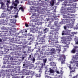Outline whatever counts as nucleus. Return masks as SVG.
<instances>
[{"label": "nucleus", "instance_id": "dca6fc26", "mask_svg": "<svg viewBox=\"0 0 78 78\" xmlns=\"http://www.w3.org/2000/svg\"><path fill=\"white\" fill-rule=\"evenodd\" d=\"M49 72L50 73H55V70L50 68H49Z\"/></svg>", "mask_w": 78, "mask_h": 78}, {"label": "nucleus", "instance_id": "20e7f679", "mask_svg": "<svg viewBox=\"0 0 78 78\" xmlns=\"http://www.w3.org/2000/svg\"><path fill=\"white\" fill-rule=\"evenodd\" d=\"M54 26H56V27L55 28V29L54 30L55 31H58L60 29V26L58 23L57 21H55L54 23Z\"/></svg>", "mask_w": 78, "mask_h": 78}, {"label": "nucleus", "instance_id": "a878e982", "mask_svg": "<svg viewBox=\"0 0 78 78\" xmlns=\"http://www.w3.org/2000/svg\"><path fill=\"white\" fill-rule=\"evenodd\" d=\"M37 30H36V29H34V28H31L30 29V30L31 31H34L35 30V31H37ZM34 32H35V31H34Z\"/></svg>", "mask_w": 78, "mask_h": 78}, {"label": "nucleus", "instance_id": "6e6552de", "mask_svg": "<svg viewBox=\"0 0 78 78\" xmlns=\"http://www.w3.org/2000/svg\"><path fill=\"white\" fill-rule=\"evenodd\" d=\"M28 60H31V61H32L33 63H34L35 61V58H34V57H33V56H31V55H29V57L28 58Z\"/></svg>", "mask_w": 78, "mask_h": 78}, {"label": "nucleus", "instance_id": "c85d7f7f", "mask_svg": "<svg viewBox=\"0 0 78 78\" xmlns=\"http://www.w3.org/2000/svg\"><path fill=\"white\" fill-rule=\"evenodd\" d=\"M23 43L22 42H21V43L22 44H23V45H25V44H27V43H28V41H23Z\"/></svg>", "mask_w": 78, "mask_h": 78}, {"label": "nucleus", "instance_id": "423d86ee", "mask_svg": "<svg viewBox=\"0 0 78 78\" xmlns=\"http://www.w3.org/2000/svg\"><path fill=\"white\" fill-rule=\"evenodd\" d=\"M67 14L68 16H67L66 15H63V18H66V19H71V18H73L72 16H72L73 15L69 13H68Z\"/></svg>", "mask_w": 78, "mask_h": 78}, {"label": "nucleus", "instance_id": "f257e3e1", "mask_svg": "<svg viewBox=\"0 0 78 78\" xmlns=\"http://www.w3.org/2000/svg\"><path fill=\"white\" fill-rule=\"evenodd\" d=\"M73 2H74L73 0H65V3L63 4V5H65V6H67V3H69V4H68V6H71L70 7H69L67 9V10H69L70 11H72V10H73V6H74V5H73Z\"/></svg>", "mask_w": 78, "mask_h": 78}, {"label": "nucleus", "instance_id": "774afa93", "mask_svg": "<svg viewBox=\"0 0 78 78\" xmlns=\"http://www.w3.org/2000/svg\"><path fill=\"white\" fill-rule=\"evenodd\" d=\"M49 23H51V21H49Z\"/></svg>", "mask_w": 78, "mask_h": 78}, {"label": "nucleus", "instance_id": "e433bc0d", "mask_svg": "<svg viewBox=\"0 0 78 78\" xmlns=\"http://www.w3.org/2000/svg\"><path fill=\"white\" fill-rule=\"evenodd\" d=\"M10 8H7V10L8 11H11V9H10Z\"/></svg>", "mask_w": 78, "mask_h": 78}, {"label": "nucleus", "instance_id": "f8f14e48", "mask_svg": "<svg viewBox=\"0 0 78 78\" xmlns=\"http://www.w3.org/2000/svg\"><path fill=\"white\" fill-rule=\"evenodd\" d=\"M55 31L54 30V31L53 30H51L50 31V32H49V33L50 34H52L51 35H50V37H52V36L55 34H55Z\"/></svg>", "mask_w": 78, "mask_h": 78}, {"label": "nucleus", "instance_id": "393cba45", "mask_svg": "<svg viewBox=\"0 0 78 78\" xmlns=\"http://www.w3.org/2000/svg\"><path fill=\"white\" fill-rule=\"evenodd\" d=\"M74 59H76V60H78V55H76L74 57Z\"/></svg>", "mask_w": 78, "mask_h": 78}, {"label": "nucleus", "instance_id": "4c0bfd02", "mask_svg": "<svg viewBox=\"0 0 78 78\" xmlns=\"http://www.w3.org/2000/svg\"><path fill=\"white\" fill-rule=\"evenodd\" d=\"M1 7L3 6L4 5V4L3 3V2H1Z\"/></svg>", "mask_w": 78, "mask_h": 78}, {"label": "nucleus", "instance_id": "4be33fe9", "mask_svg": "<svg viewBox=\"0 0 78 78\" xmlns=\"http://www.w3.org/2000/svg\"><path fill=\"white\" fill-rule=\"evenodd\" d=\"M40 40L39 41V42H44V39H43V38H40Z\"/></svg>", "mask_w": 78, "mask_h": 78}, {"label": "nucleus", "instance_id": "338daca9", "mask_svg": "<svg viewBox=\"0 0 78 78\" xmlns=\"http://www.w3.org/2000/svg\"><path fill=\"white\" fill-rule=\"evenodd\" d=\"M15 78H19V76H17Z\"/></svg>", "mask_w": 78, "mask_h": 78}, {"label": "nucleus", "instance_id": "680f3d73", "mask_svg": "<svg viewBox=\"0 0 78 78\" xmlns=\"http://www.w3.org/2000/svg\"><path fill=\"white\" fill-rule=\"evenodd\" d=\"M75 72V71L72 70V71H71V72Z\"/></svg>", "mask_w": 78, "mask_h": 78}, {"label": "nucleus", "instance_id": "39448f33", "mask_svg": "<svg viewBox=\"0 0 78 78\" xmlns=\"http://www.w3.org/2000/svg\"><path fill=\"white\" fill-rule=\"evenodd\" d=\"M71 39H72L71 37L69 36L67 37V38L65 40L66 41V42H65L66 44H70V41H71Z\"/></svg>", "mask_w": 78, "mask_h": 78}, {"label": "nucleus", "instance_id": "0eeeda50", "mask_svg": "<svg viewBox=\"0 0 78 78\" xmlns=\"http://www.w3.org/2000/svg\"><path fill=\"white\" fill-rule=\"evenodd\" d=\"M62 20L63 24H65V23H70V18H66V19H63Z\"/></svg>", "mask_w": 78, "mask_h": 78}, {"label": "nucleus", "instance_id": "3c124183", "mask_svg": "<svg viewBox=\"0 0 78 78\" xmlns=\"http://www.w3.org/2000/svg\"><path fill=\"white\" fill-rule=\"evenodd\" d=\"M57 50H58V53H59V52H60V51H61V50L59 49H57Z\"/></svg>", "mask_w": 78, "mask_h": 78}, {"label": "nucleus", "instance_id": "b1692460", "mask_svg": "<svg viewBox=\"0 0 78 78\" xmlns=\"http://www.w3.org/2000/svg\"><path fill=\"white\" fill-rule=\"evenodd\" d=\"M54 4H55V2L54 0H52L51 3V5L52 6H53L54 5Z\"/></svg>", "mask_w": 78, "mask_h": 78}, {"label": "nucleus", "instance_id": "c03bdc74", "mask_svg": "<svg viewBox=\"0 0 78 78\" xmlns=\"http://www.w3.org/2000/svg\"><path fill=\"white\" fill-rule=\"evenodd\" d=\"M67 34H70V31H67Z\"/></svg>", "mask_w": 78, "mask_h": 78}, {"label": "nucleus", "instance_id": "1a4fd4ad", "mask_svg": "<svg viewBox=\"0 0 78 78\" xmlns=\"http://www.w3.org/2000/svg\"><path fill=\"white\" fill-rule=\"evenodd\" d=\"M62 58H63L64 60L63 62L62 61V64H64V61H65V59H66V57H65V55H63V57H60L59 58V61H63Z\"/></svg>", "mask_w": 78, "mask_h": 78}, {"label": "nucleus", "instance_id": "864d4df0", "mask_svg": "<svg viewBox=\"0 0 78 78\" xmlns=\"http://www.w3.org/2000/svg\"><path fill=\"white\" fill-rule=\"evenodd\" d=\"M60 73H63V71H62V70H60Z\"/></svg>", "mask_w": 78, "mask_h": 78}, {"label": "nucleus", "instance_id": "7ed1b4c3", "mask_svg": "<svg viewBox=\"0 0 78 78\" xmlns=\"http://www.w3.org/2000/svg\"><path fill=\"white\" fill-rule=\"evenodd\" d=\"M9 30H8L6 31H3L1 33V36H2V38L3 39H8V32Z\"/></svg>", "mask_w": 78, "mask_h": 78}, {"label": "nucleus", "instance_id": "f03ea898", "mask_svg": "<svg viewBox=\"0 0 78 78\" xmlns=\"http://www.w3.org/2000/svg\"><path fill=\"white\" fill-rule=\"evenodd\" d=\"M38 50L36 51V52H37V55L39 59L40 60H42V58H43V57H42V55H43V53H44V52L42 51H41V49L39 48L38 49ZM38 52H39L40 53H37Z\"/></svg>", "mask_w": 78, "mask_h": 78}, {"label": "nucleus", "instance_id": "0e129e2a", "mask_svg": "<svg viewBox=\"0 0 78 78\" xmlns=\"http://www.w3.org/2000/svg\"><path fill=\"white\" fill-rule=\"evenodd\" d=\"M23 53H24V54H25V53H26V51H23Z\"/></svg>", "mask_w": 78, "mask_h": 78}, {"label": "nucleus", "instance_id": "412c9836", "mask_svg": "<svg viewBox=\"0 0 78 78\" xmlns=\"http://www.w3.org/2000/svg\"><path fill=\"white\" fill-rule=\"evenodd\" d=\"M12 5H14L16 7L17 6V4L14 1L12 2Z\"/></svg>", "mask_w": 78, "mask_h": 78}, {"label": "nucleus", "instance_id": "473e14b6", "mask_svg": "<svg viewBox=\"0 0 78 78\" xmlns=\"http://www.w3.org/2000/svg\"><path fill=\"white\" fill-rule=\"evenodd\" d=\"M69 68L70 69V70H72V68L71 67V66H72V65L69 64Z\"/></svg>", "mask_w": 78, "mask_h": 78}, {"label": "nucleus", "instance_id": "a19ab883", "mask_svg": "<svg viewBox=\"0 0 78 78\" xmlns=\"http://www.w3.org/2000/svg\"><path fill=\"white\" fill-rule=\"evenodd\" d=\"M8 68H11V65H8Z\"/></svg>", "mask_w": 78, "mask_h": 78}, {"label": "nucleus", "instance_id": "37998d69", "mask_svg": "<svg viewBox=\"0 0 78 78\" xmlns=\"http://www.w3.org/2000/svg\"><path fill=\"white\" fill-rule=\"evenodd\" d=\"M63 32L62 33V35H64V33H65V31H63Z\"/></svg>", "mask_w": 78, "mask_h": 78}, {"label": "nucleus", "instance_id": "4d7b16f0", "mask_svg": "<svg viewBox=\"0 0 78 78\" xmlns=\"http://www.w3.org/2000/svg\"><path fill=\"white\" fill-rule=\"evenodd\" d=\"M36 16V14L34 13L32 15V16Z\"/></svg>", "mask_w": 78, "mask_h": 78}, {"label": "nucleus", "instance_id": "49530a36", "mask_svg": "<svg viewBox=\"0 0 78 78\" xmlns=\"http://www.w3.org/2000/svg\"><path fill=\"white\" fill-rule=\"evenodd\" d=\"M13 8V6H11L10 7V9H12Z\"/></svg>", "mask_w": 78, "mask_h": 78}, {"label": "nucleus", "instance_id": "9d476101", "mask_svg": "<svg viewBox=\"0 0 78 78\" xmlns=\"http://www.w3.org/2000/svg\"><path fill=\"white\" fill-rule=\"evenodd\" d=\"M51 52H49L48 54H47V55H53L54 53H55V49L54 48H52L51 49Z\"/></svg>", "mask_w": 78, "mask_h": 78}, {"label": "nucleus", "instance_id": "052dcab7", "mask_svg": "<svg viewBox=\"0 0 78 78\" xmlns=\"http://www.w3.org/2000/svg\"><path fill=\"white\" fill-rule=\"evenodd\" d=\"M45 35H43V37H44H44H45Z\"/></svg>", "mask_w": 78, "mask_h": 78}, {"label": "nucleus", "instance_id": "6ab92c4d", "mask_svg": "<svg viewBox=\"0 0 78 78\" xmlns=\"http://www.w3.org/2000/svg\"><path fill=\"white\" fill-rule=\"evenodd\" d=\"M20 9H21V11L22 12H23L24 11V10H23V7L21 6L20 8H19V10L18 11V12H19Z\"/></svg>", "mask_w": 78, "mask_h": 78}, {"label": "nucleus", "instance_id": "e2e57ef3", "mask_svg": "<svg viewBox=\"0 0 78 78\" xmlns=\"http://www.w3.org/2000/svg\"><path fill=\"white\" fill-rule=\"evenodd\" d=\"M34 40H32L31 41H30V42H32V41H33Z\"/></svg>", "mask_w": 78, "mask_h": 78}, {"label": "nucleus", "instance_id": "de8ad7c7", "mask_svg": "<svg viewBox=\"0 0 78 78\" xmlns=\"http://www.w3.org/2000/svg\"><path fill=\"white\" fill-rule=\"evenodd\" d=\"M11 61H12V60H13V58L12 57H11L10 58Z\"/></svg>", "mask_w": 78, "mask_h": 78}, {"label": "nucleus", "instance_id": "8fccbe9b", "mask_svg": "<svg viewBox=\"0 0 78 78\" xmlns=\"http://www.w3.org/2000/svg\"><path fill=\"white\" fill-rule=\"evenodd\" d=\"M32 78V77H31H31L30 76H27V77H26V78Z\"/></svg>", "mask_w": 78, "mask_h": 78}, {"label": "nucleus", "instance_id": "bb28decb", "mask_svg": "<svg viewBox=\"0 0 78 78\" xmlns=\"http://www.w3.org/2000/svg\"><path fill=\"white\" fill-rule=\"evenodd\" d=\"M75 51H76V50L74 49L72 50L71 52L72 53H75Z\"/></svg>", "mask_w": 78, "mask_h": 78}, {"label": "nucleus", "instance_id": "f3484780", "mask_svg": "<svg viewBox=\"0 0 78 78\" xmlns=\"http://www.w3.org/2000/svg\"><path fill=\"white\" fill-rule=\"evenodd\" d=\"M11 41L12 42H16V37H14L13 38H11Z\"/></svg>", "mask_w": 78, "mask_h": 78}, {"label": "nucleus", "instance_id": "aec40b11", "mask_svg": "<svg viewBox=\"0 0 78 78\" xmlns=\"http://www.w3.org/2000/svg\"><path fill=\"white\" fill-rule=\"evenodd\" d=\"M67 28H70V24H67L66 26H64V29L65 30H66L67 29Z\"/></svg>", "mask_w": 78, "mask_h": 78}, {"label": "nucleus", "instance_id": "ddd939ff", "mask_svg": "<svg viewBox=\"0 0 78 78\" xmlns=\"http://www.w3.org/2000/svg\"><path fill=\"white\" fill-rule=\"evenodd\" d=\"M47 58L43 59V62L44 63L42 64V67H43L44 66H45V63L47 62Z\"/></svg>", "mask_w": 78, "mask_h": 78}, {"label": "nucleus", "instance_id": "13d9d810", "mask_svg": "<svg viewBox=\"0 0 78 78\" xmlns=\"http://www.w3.org/2000/svg\"><path fill=\"white\" fill-rule=\"evenodd\" d=\"M7 2L8 3H10V1H7Z\"/></svg>", "mask_w": 78, "mask_h": 78}, {"label": "nucleus", "instance_id": "2eb2a0df", "mask_svg": "<svg viewBox=\"0 0 78 78\" xmlns=\"http://www.w3.org/2000/svg\"><path fill=\"white\" fill-rule=\"evenodd\" d=\"M43 34H40L38 36H37V37L38 38H39V39H41V38H43Z\"/></svg>", "mask_w": 78, "mask_h": 78}, {"label": "nucleus", "instance_id": "bf43d9fd", "mask_svg": "<svg viewBox=\"0 0 78 78\" xmlns=\"http://www.w3.org/2000/svg\"><path fill=\"white\" fill-rule=\"evenodd\" d=\"M25 64H23V67H24V68H25Z\"/></svg>", "mask_w": 78, "mask_h": 78}, {"label": "nucleus", "instance_id": "a18cd8bd", "mask_svg": "<svg viewBox=\"0 0 78 78\" xmlns=\"http://www.w3.org/2000/svg\"><path fill=\"white\" fill-rule=\"evenodd\" d=\"M74 34H78V32H74Z\"/></svg>", "mask_w": 78, "mask_h": 78}, {"label": "nucleus", "instance_id": "2f4dec72", "mask_svg": "<svg viewBox=\"0 0 78 78\" xmlns=\"http://www.w3.org/2000/svg\"><path fill=\"white\" fill-rule=\"evenodd\" d=\"M72 78H78V74L76 75V76H74Z\"/></svg>", "mask_w": 78, "mask_h": 78}, {"label": "nucleus", "instance_id": "c756f323", "mask_svg": "<svg viewBox=\"0 0 78 78\" xmlns=\"http://www.w3.org/2000/svg\"><path fill=\"white\" fill-rule=\"evenodd\" d=\"M74 32H71V34H70V35L71 36H74Z\"/></svg>", "mask_w": 78, "mask_h": 78}, {"label": "nucleus", "instance_id": "f704fd0d", "mask_svg": "<svg viewBox=\"0 0 78 78\" xmlns=\"http://www.w3.org/2000/svg\"><path fill=\"white\" fill-rule=\"evenodd\" d=\"M52 66H55L56 64H55V63L53 62V64H51Z\"/></svg>", "mask_w": 78, "mask_h": 78}, {"label": "nucleus", "instance_id": "5fc2aeb1", "mask_svg": "<svg viewBox=\"0 0 78 78\" xmlns=\"http://www.w3.org/2000/svg\"><path fill=\"white\" fill-rule=\"evenodd\" d=\"M56 73H58V74H59V71H56Z\"/></svg>", "mask_w": 78, "mask_h": 78}, {"label": "nucleus", "instance_id": "7c9ffc66", "mask_svg": "<svg viewBox=\"0 0 78 78\" xmlns=\"http://www.w3.org/2000/svg\"><path fill=\"white\" fill-rule=\"evenodd\" d=\"M15 2V3L16 2L18 4H19V0H16Z\"/></svg>", "mask_w": 78, "mask_h": 78}, {"label": "nucleus", "instance_id": "603ef678", "mask_svg": "<svg viewBox=\"0 0 78 78\" xmlns=\"http://www.w3.org/2000/svg\"><path fill=\"white\" fill-rule=\"evenodd\" d=\"M51 29H52V30H55V28H53V27H51Z\"/></svg>", "mask_w": 78, "mask_h": 78}, {"label": "nucleus", "instance_id": "79ce46f5", "mask_svg": "<svg viewBox=\"0 0 78 78\" xmlns=\"http://www.w3.org/2000/svg\"><path fill=\"white\" fill-rule=\"evenodd\" d=\"M15 18H17V17H19V16L18 15H16L15 16Z\"/></svg>", "mask_w": 78, "mask_h": 78}, {"label": "nucleus", "instance_id": "9b49d317", "mask_svg": "<svg viewBox=\"0 0 78 78\" xmlns=\"http://www.w3.org/2000/svg\"><path fill=\"white\" fill-rule=\"evenodd\" d=\"M61 11L63 14H66V8L65 7L62 6Z\"/></svg>", "mask_w": 78, "mask_h": 78}, {"label": "nucleus", "instance_id": "72a5a7b5", "mask_svg": "<svg viewBox=\"0 0 78 78\" xmlns=\"http://www.w3.org/2000/svg\"><path fill=\"white\" fill-rule=\"evenodd\" d=\"M6 58H7L8 59H9V58H11V56H10V55H9H9H8L6 56Z\"/></svg>", "mask_w": 78, "mask_h": 78}, {"label": "nucleus", "instance_id": "69168bd1", "mask_svg": "<svg viewBox=\"0 0 78 78\" xmlns=\"http://www.w3.org/2000/svg\"><path fill=\"white\" fill-rule=\"evenodd\" d=\"M0 42H2V40L1 39H0Z\"/></svg>", "mask_w": 78, "mask_h": 78}, {"label": "nucleus", "instance_id": "5701e85b", "mask_svg": "<svg viewBox=\"0 0 78 78\" xmlns=\"http://www.w3.org/2000/svg\"><path fill=\"white\" fill-rule=\"evenodd\" d=\"M44 31L46 33L47 31H48V29H47V28H45V29L44 30Z\"/></svg>", "mask_w": 78, "mask_h": 78}, {"label": "nucleus", "instance_id": "6e6d98bb", "mask_svg": "<svg viewBox=\"0 0 78 78\" xmlns=\"http://www.w3.org/2000/svg\"><path fill=\"white\" fill-rule=\"evenodd\" d=\"M70 64H73V62L72 61H70Z\"/></svg>", "mask_w": 78, "mask_h": 78}, {"label": "nucleus", "instance_id": "ea45409f", "mask_svg": "<svg viewBox=\"0 0 78 78\" xmlns=\"http://www.w3.org/2000/svg\"><path fill=\"white\" fill-rule=\"evenodd\" d=\"M16 48H17V50H20V48L19 47H17Z\"/></svg>", "mask_w": 78, "mask_h": 78}, {"label": "nucleus", "instance_id": "09e8293b", "mask_svg": "<svg viewBox=\"0 0 78 78\" xmlns=\"http://www.w3.org/2000/svg\"><path fill=\"white\" fill-rule=\"evenodd\" d=\"M76 44H78V41H77L76 40Z\"/></svg>", "mask_w": 78, "mask_h": 78}, {"label": "nucleus", "instance_id": "58836bf2", "mask_svg": "<svg viewBox=\"0 0 78 78\" xmlns=\"http://www.w3.org/2000/svg\"><path fill=\"white\" fill-rule=\"evenodd\" d=\"M59 23L60 25H62V24H63V23H64L63 21H62H62L60 22Z\"/></svg>", "mask_w": 78, "mask_h": 78}, {"label": "nucleus", "instance_id": "4468645a", "mask_svg": "<svg viewBox=\"0 0 78 78\" xmlns=\"http://www.w3.org/2000/svg\"><path fill=\"white\" fill-rule=\"evenodd\" d=\"M15 41H20V38L21 37L20 36H19V37H18L15 36Z\"/></svg>", "mask_w": 78, "mask_h": 78}, {"label": "nucleus", "instance_id": "cd10ccee", "mask_svg": "<svg viewBox=\"0 0 78 78\" xmlns=\"http://www.w3.org/2000/svg\"><path fill=\"white\" fill-rule=\"evenodd\" d=\"M9 33H10L11 35L12 34V35H13V33H14V31L12 30L9 31Z\"/></svg>", "mask_w": 78, "mask_h": 78}, {"label": "nucleus", "instance_id": "a211bd4d", "mask_svg": "<svg viewBox=\"0 0 78 78\" xmlns=\"http://www.w3.org/2000/svg\"><path fill=\"white\" fill-rule=\"evenodd\" d=\"M5 60L6 61H5L3 62V64H6V63H7V62H10V60L9 59L8 60V59H5Z\"/></svg>", "mask_w": 78, "mask_h": 78}, {"label": "nucleus", "instance_id": "c9c22d12", "mask_svg": "<svg viewBox=\"0 0 78 78\" xmlns=\"http://www.w3.org/2000/svg\"><path fill=\"white\" fill-rule=\"evenodd\" d=\"M25 26L26 27H29V26L28 25V24L27 23H25Z\"/></svg>", "mask_w": 78, "mask_h": 78}]
</instances>
